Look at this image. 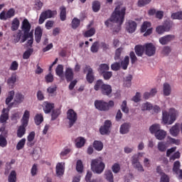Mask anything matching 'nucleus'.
<instances>
[{
    "mask_svg": "<svg viewBox=\"0 0 182 182\" xmlns=\"http://www.w3.org/2000/svg\"><path fill=\"white\" fill-rule=\"evenodd\" d=\"M125 15L126 7L122 8L120 5H117L109 18L105 21V26L107 28H113V23H119L121 26V25H123V22H124Z\"/></svg>",
    "mask_w": 182,
    "mask_h": 182,
    "instance_id": "nucleus-1",
    "label": "nucleus"
},
{
    "mask_svg": "<svg viewBox=\"0 0 182 182\" xmlns=\"http://www.w3.org/2000/svg\"><path fill=\"white\" fill-rule=\"evenodd\" d=\"M94 90L96 92H99L100 90L102 96H107V97H112V93L113 90L112 88V85L109 84H105L103 82V80L100 79L97 80L94 85Z\"/></svg>",
    "mask_w": 182,
    "mask_h": 182,
    "instance_id": "nucleus-2",
    "label": "nucleus"
},
{
    "mask_svg": "<svg viewBox=\"0 0 182 182\" xmlns=\"http://www.w3.org/2000/svg\"><path fill=\"white\" fill-rule=\"evenodd\" d=\"M29 117H31V112L26 109L25 110L22 119H21V125L17 130V137L19 139H22V137H23L26 133V127H28V124H29Z\"/></svg>",
    "mask_w": 182,
    "mask_h": 182,
    "instance_id": "nucleus-3",
    "label": "nucleus"
},
{
    "mask_svg": "<svg viewBox=\"0 0 182 182\" xmlns=\"http://www.w3.org/2000/svg\"><path fill=\"white\" fill-rule=\"evenodd\" d=\"M95 107L100 112H109L114 107V101L109 100V102L103 100H96L94 102Z\"/></svg>",
    "mask_w": 182,
    "mask_h": 182,
    "instance_id": "nucleus-4",
    "label": "nucleus"
},
{
    "mask_svg": "<svg viewBox=\"0 0 182 182\" xmlns=\"http://www.w3.org/2000/svg\"><path fill=\"white\" fill-rule=\"evenodd\" d=\"M106 168V165L105 162L100 158H97L91 161V169L93 173L96 174H102Z\"/></svg>",
    "mask_w": 182,
    "mask_h": 182,
    "instance_id": "nucleus-5",
    "label": "nucleus"
},
{
    "mask_svg": "<svg viewBox=\"0 0 182 182\" xmlns=\"http://www.w3.org/2000/svg\"><path fill=\"white\" fill-rule=\"evenodd\" d=\"M171 111L173 112L170 113L166 110L162 111V121L164 124H173L176 122V119L177 117L176 109L171 108L170 112Z\"/></svg>",
    "mask_w": 182,
    "mask_h": 182,
    "instance_id": "nucleus-6",
    "label": "nucleus"
},
{
    "mask_svg": "<svg viewBox=\"0 0 182 182\" xmlns=\"http://www.w3.org/2000/svg\"><path fill=\"white\" fill-rule=\"evenodd\" d=\"M58 14V11H52L50 9H48L46 11H44L41 12L39 19H38V23L39 25H42L46 19H49L50 18H53L55 15Z\"/></svg>",
    "mask_w": 182,
    "mask_h": 182,
    "instance_id": "nucleus-7",
    "label": "nucleus"
},
{
    "mask_svg": "<svg viewBox=\"0 0 182 182\" xmlns=\"http://www.w3.org/2000/svg\"><path fill=\"white\" fill-rule=\"evenodd\" d=\"M67 119L69 120V127H73V124L77 122V113L73 109H68L67 111Z\"/></svg>",
    "mask_w": 182,
    "mask_h": 182,
    "instance_id": "nucleus-8",
    "label": "nucleus"
},
{
    "mask_svg": "<svg viewBox=\"0 0 182 182\" xmlns=\"http://www.w3.org/2000/svg\"><path fill=\"white\" fill-rule=\"evenodd\" d=\"M112 127V121L107 119L104 122V125L100 127V133L102 136H107L110 134V129Z\"/></svg>",
    "mask_w": 182,
    "mask_h": 182,
    "instance_id": "nucleus-9",
    "label": "nucleus"
},
{
    "mask_svg": "<svg viewBox=\"0 0 182 182\" xmlns=\"http://www.w3.org/2000/svg\"><path fill=\"white\" fill-rule=\"evenodd\" d=\"M15 16V9L11 8L7 12L3 11L0 13V19L1 21H7V19H11Z\"/></svg>",
    "mask_w": 182,
    "mask_h": 182,
    "instance_id": "nucleus-10",
    "label": "nucleus"
},
{
    "mask_svg": "<svg viewBox=\"0 0 182 182\" xmlns=\"http://www.w3.org/2000/svg\"><path fill=\"white\" fill-rule=\"evenodd\" d=\"M144 50H145V55L146 56H154V55H156V46H154V44L153 43H146L144 44Z\"/></svg>",
    "mask_w": 182,
    "mask_h": 182,
    "instance_id": "nucleus-11",
    "label": "nucleus"
},
{
    "mask_svg": "<svg viewBox=\"0 0 182 182\" xmlns=\"http://www.w3.org/2000/svg\"><path fill=\"white\" fill-rule=\"evenodd\" d=\"M14 96H15V91L11 90L9 92L8 96L6 97L5 100V103L6 106H8L6 109H11L12 107H16L15 100H14ZM12 100H14V102H12Z\"/></svg>",
    "mask_w": 182,
    "mask_h": 182,
    "instance_id": "nucleus-12",
    "label": "nucleus"
},
{
    "mask_svg": "<svg viewBox=\"0 0 182 182\" xmlns=\"http://www.w3.org/2000/svg\"><path fill=\"white\" fill-rule=\"evenodd\" d=\"M125 29L128 33H134L137 29V23L132 20H128L125 23Z\"/></svg>",
    "mask_w": 182,
    "mask_h": 182,
    "instance_id": "nucleus-13",
    "label": "nucleus"
},
{
    "mask_svg": "<svg viewBox=\"0 0 182 182\" xmlns=\"http://www.w3.org/2000/svg\"><path fill=\"white\" fill-rule=\"evenodd\" d=\"M180 167H181L180 161H176L173 163L172 171L178 176V180H182V169H181Z\"/></svg>",
    "mask_w": 182,
    "mask_h": 182,
    "instance_id": "nucleus-14",
    "label": "nucleus"
},
{
    "mask_svg": "<svg viewBox=\"0 0 182 182\" xmlns=\"http://www.w3.org/2000/svg\"><path fill=\"white\" fill-rule=\"evenodd\" d=\"M85 70H87L86 75V80L88 83H93L95 82V73H93V69L90 68V65H85Z\"/></svg>",
    "mask_w": 182,
    "mask_h": 182,
    "instance_id": "nucleus-15",
    "label": "nucleus"
},
{
    "mask_svg": "<svg viewBox=\"0 0 182 182\" xmlns=\"http://www.w3.org/2000/svg\"><path fill=\"white\" fill-rule=\"evenodd\" d=\"M55 109V104L45 101L43 103V110L46 114H49Z\"/></svg>",
    "mask_w": 182,
    "mask_h": 182,
    "instance_id": "nucleus-16",
    "label": "nucleus"
},
{
    "mask_svg": "<svg viewBox=\"0 0 182 182\" xmlns=\"http://www.w3.org/2000/svg\"><path fill=\"white\" fill-rule=\"evenodd\" d=\"M175 38H176V36L168 34L163 37H161L159 38V43H161V45H167L170 43L171 41H174Z\"/></svg>",
    "mask_w": 182,
    "mask_h": 182,
    "instance_id": "nucleus-17",
    "label": "nucleus"
},
{
    "mask_svg": "<svg viewBox=\"0 0 182 182\" xmlns=\"http://www.w3.org/2000/svg\"><path fill=\"white\" fill-rule=\"evenodd\" d=\"M42 35H43V30L41 26H37L35 29L34 36L36 43H41L42 39Z\"/></svg>",
    "mask_w": 182,
    "mask_h": 182,
    "instance_id": "nucleus-18",
    "label": "nucleus"
},
{
    "mask_svg": "<svg viewBox=\"0 0 182 182\" xmlns=\"http://www.w3.org/2000/svg\"><path fill=\"white\" fill-rule=\"evenodd\" d=\"M9 109L3 108L1 111V114L0 116V122L1 123H6V120L9 119Z\"/></svg>",
    "mask_w": 182,
    "mask_h": 182,
    "instance_id": "nucleus-19",
    "label": "nucleus"
},
{
    "mask_svg": "<svg viewBox=\"0 0 182 182\" xmlns=\"http://www.w3.org/2000/svg\"><path fill=\"white\" fill-rule=\"evenodd\" d=\"M55 171L58 177H62L65 174V164L59 162L55 167Z\"/></svg>",
    "mask_w": 182,
    "mask_h": 182,
    "instance_id": "nucleus-20",
    "label": "nucleus"
},
{
    "mask_svg": "<svg viewBox=\"0 0 182 182\" xmlns=\"http://www.w3.org/2000/svg\"><path fill=\"white\" fill-rule=\"evenodd\" d=\"M170 134L173 137H177L180 133V124L176 123L173 126L169 129Z\"/></svg>",
    "mask_w": 182,
    "mask_h": 182,
    "instance_id": "nucleus-21",
    "label": "nucleus"
},
{
    "mask_svg": "<svg viewBox=\"0 0 182 182\" xmlns=\"http://www.w3.org/2000/svg\"><path fill=\"white\" fill-rule=\"evenodd\" d=\"M31 28L32 26L28 18H24L21 23V29L23 32H31Z\"/></svg>",
    "mask_w": 182,
    "mask_h": 182,
    "instance_id": "nucleus-22",
    "label": "nucleus"
},
{
    "mask_svg": "<svg viewBox=\"0 0 182 182\" xmlns=\"http://www.w3.org/2000/svg\"><path fill=\"white\" fill-rule=\"evenodd\" d=\"M6 134H8V132H3L0 134V147H2V149L8 146V141L6 140Z\"/></svg>",
    "mask_w": 182,
    "mask_h": 182,
    "instance_id": "nucleus-23",
    "label": "nucleus"
},
{
    "mask_svg": "<svg viewBox=\"0 0 182 182\" xmlns=\"http://www.w3.org/2000/svg\"><path fill=\"white\" fill-rule=\"evenodd\" d=\"M134 50H135V53L136 55V56L141 58V56H143V55H144V45H136L134 47Z\"/></svg>",
    "mask_w": 182,
    "mask_h": 182,
    "instance_id": "nucleus-24",
    "label": "nucleus"
},
{
    "mask_svg": "<svg viewBox=\"0 0 182 182\" xmlns=\"http://www.w3.org/2000/svg\"><path fill=\"white\" fill-rule=\"evenodd\" d=\"M25 100V95H23L21 92H17L16 93L15 97H14V102H15V106H18V105H21L22 102Z\"/></svg>",
    "mask_w": 182,
    "mask_h": 182,
    "instance_id": "nucleus-25",
    "label": "nucleus"
},
{
    "mask_svg": "<svg viewBox=\"0 0 182 182\" xmlns=\"http://www.w3.org/2000/svg\"><path fill=\"white\" fill-rule=\"evenodd\" d=\"M65 76L67 82H72L73 80V70L70 68H67L65 72Z\"/></svg>",
    "mask_w": 182,
    "mask_h": 182,
    "instance_id": "nucleus-26",
    "label": "nucleus"
},
{
    "mask_svg": "<svg viewBox=\"0 0 182 182\" xmlns=\"http://www.w3.org/2000/svg\"><path fill=\"white\" fill-rule=\"evenodd\" d=\"M86 144V139L83 136H78L75 139V147L82 149Z\"/></svg>",
    "mask_w": 182,
    "mask_h": 182,
    "instance_id": "nucleus-27",
    "label": "nucleus"
},
{
    "mask_svg": "<svg viewBox=\"0 0 182 182\" xmlns=\"http://www.w3.org/2000/svg\"><path fill=\"white\" fill-rule=\"evenodd\" d=\"M130 132V124L124 123L120 126L119 133L120 134H127Z\"/></svg>",
    "mask_w": 182,
    "mask_h": 182,
    "instance_id": "nucleus-28",
    "label": "nucleus"
},
{
    "mask_svg": "<svg viewBox=\"0 0 182 182\" xmlns=\"http://www.w3.org/2000/svg\"><path fill=\"white\" fill-rule=\"evenodd\" d=\"M109 69L110 67L109 66V64L102 63L98 66L97 72L99 75H102V73L107 72Z\"/></svg>",
    "mask_w": 182,
    "mask_h": 182,
    "instance_id": "nucleus-29",
    "label": "nucleus"
},
{
    "mask_svg": "<svg viewBox=\"0 0 182 182\" xmlns=\"http://www.w3.org/2000/svg\"><path fill=\"white\" fill-rule=\"evenodd\" d=\"M173 25H174V23H173L171 20L168 19L164 21L162 26H164V28H165V31L166 32H170L171 31V28H173Z\"/></svg>",
    "mask_w": 182,
    "mask_h": 182,
    "instance_id": "nucleus-30",
    "label": "nucleus"
},
{
    "mask_svg": "<svg viewBox=\"0 0 182 182\" xmlns=\"http://www.w3.org/2000/svg\"><path fill=\"white\" fill-rule=\"evenodd\" d=\"M70 151H72L70 148H68V146L64 147L60 153V159H62V160H66V159H68V154H69Z\"/></svg>",
    "mask_w": 182,
    "mask_h": 182,
    "instance_id": "nucleus-31",
    "label": "nucleus"
},
{
    "mask_svg": "<svg viewBox=\"0 0 182 182\" xmlns=\"http://www.w3.org/2000/svg\"><path fill=\"white\" fill-rule=\"evenodd\" d=\"M129 63H130V58L129 55H126L123 60L121 61L120 65L123 70H127L129 68Z\"/></svg>",
    "mask_w": 182,
    "mask_h": 182,
    "instance_id": "nucleus-32",
    "label": "nucleus"
},
{
    "mask_svg": "<svg viewBox=\"0 0 182 182\" xmlns=\"http://www.w3.org/2000/svg\"><path fill=\"white\" fill-rule=\"evenodd\" d=\"M105 178L108 182H114V176H113V172L111 170H107L105 172Z\"/></svg>",
    "mask_w": 182,
    "mask_h": 182,
    "instance_id": "nucleus-33",
    "label": "nucleus"
},
{
    "mask_svg": "<svg viewBox=\"0 0 182 182\" xmlns=\"http://www.w3.org/2000/svg\"><path fill=\"white\" fill-rule=\"evenodd\" d=\"M161 129L160 124H154L149 127V132L151 134H156Z\"/></svg>",
    "mask_w": 182,
    "mask_h": 182,
    "instance_id": "nucleus-34",
    "label": "nucleus"
},
{
    "mask_svg": "<svg viewBox=\"0 0 182 182\" xmlns=\"http://www.w3.org/2000/svg\"><path fill=\"white\" fill-rule=\"evenodd\" d=\"M154 136L157 140H164L166 136H167V132L164 131V129H161V130L159 132H156Z\"/></svg>",
    "mask_w": 182,
    "mask_h": 182,
    "instance_id": "nucleus-35",
    "label": "nucleus"
},
{
    "mask_svg": "<svg viewBox=\"0 0 182 182\" xmlns=\"http://www.w3.org/2000/svg\"><path fill=\"white\" fill-rule=\"evenodd\" d=\"M93 148L97 151H102L103 150V142L101 141L95 140L92 144Z\"/></svg>",
    "mask_w": 182,
    "mask_h": 182,
    "instance_id": "nucleus-36",
    "label": "nucleus"
},
{
    "mask_svg": "<svg viewBox=\"0 0 182 182\" xmlns=\"http://www.w3.org/2000/svg\"><path fill=\"white\" fill-rule=\"evenodd\" d=\"M163 92L164 96H170V95H171V87L169 85L168 83L165 82L164 84Z\"/></svg>",
    "mask_w": 182,
    "mask_h": 182,
    "instance_id": "nucleus-37",
    "label": "nucleus"
},
{
    "mask_svg": "<svg viewBox=\"0 0 182 182\" xmlns=\"http://www.w3.org/2000/svg\"><path fill=\"white\" fill-rule=\"evenodd\" d=\"M19 19H18V18H14L11 23V31L13 32H15V31H18V29H19Z\"/></svg>",
    "mask_w": 182,
    "mask_h": 182,
    "instance_id": "nucleus-38",
    "label": "nucleus"
},
{
    "mask_svg": "<svg viewBox=\"0 0 182 182\" xmlns=\"http://www.w3.org/2000/svg\"><path fill=\"white\" fill-rule=\"evenodd\" d=\"M153 109V105L149 102L143 103L141 106V110L142 112L150 111Z\"/></svg>",
    "mask_w": 182,
    "mask_h": 182,
    "instance_id": "nucleus-39",
    "label": "nucleus"
},
{
    "mask_svg": "<svg viewBox=\"0 0 182 182\" xmlns=\"http://www.w3.org/2000/svg\"><path fill=\"white\" fill-rule=\"evenodd\" d=\"M60 19L63 22L66 21V7L65 6L60 7Z\"/></svg>",
    "mask_w": 182,
    "mask_h": 182,
    "instance_id": "nucleus-40",
    "label": "nucleus"
},
{
    "mask_svg": "<svg viewBox=\"0 0 182 182\" xmlns=\"http://www.w3.org/2000/svg\"><path fill=\"white\" fill-rule=\"evenodd\" d=\"M34 122L36 126H39L43 122V115L42 114H36L34 117Z\"/></svg>",
    "mask_w": 182,
    "mask_h": 182,
    "instance_id": "nucleus-41",
    "label": "nucleus"
},
{
    "mask_svg": "<svg viewBox=\"0 0 182 182\" xmlns=\"http://www.w3.org/2000/svg\"><path fill=\"white\" fill-rule=\"evenodd\" d=\"M15 83H16V74L14 73L8 78L7 85H9V86H14Z\"/></svg>",
    "mask_w": 182,
    "mask_h": 182,
    "instance_id": "nucleus-42",
    "label": "nucleus"
},
{
    "mask_svg": "<svg viewBox=\"0 0 182 182\" xmlns=\"http://www.w3.org/2000/svg\"><path fill=\"white\" fill-rule=\"evenodd\" d=\"M80 26V20L77 18H74L71 22V27L73 29H77Z\"/></svg>",
    "mask_w": 182,
    "mask_h": 182,
    "instance_id": "nucleus-43",
    "label": "nucleus"
},
{
    "mask_svg": "<svg viewBox=\"0 0 182 182\" xmlns=\"http://www.w3.org/2000/svg\"><path fill=\"white\" fill-rule=\"evenodd\" d=\"M60 115V109H55L52 110L51 113V121L56 120Z\"/></svg>",
    "mask_w": 182,
    "mask_h": 182,
    "instance_id": "nucleus-44",
    "label": "nucleus"
},
{
    "mask_svg": "<svg viewBox=\"0 0 182 182\" xmlns=\"http://www.w3.org/2000/svg\"><path fill=\"white\" fill-rule=\"evenodd\" d=\"M95 33H96V29H95V28H91L84 33V36L85 38H92Z\"/></svg>",
    "mask_w": 182,
    "mask_h": 182,
    "instance_id": "nucleus-45",
    "label": "nucleus"
},
{
    "mask_svg": "<svg viewBox=\"0 0 182 182\" xmlns=\"http://www.w3.org/2000/svg\"><path fill=\"white\" fill-rule=\"evenodd\" d=\"M26 143V139H21L16 144V150H22L23 147H25V144Z\"/></svg>",
    "mask_w": 182,
    "mask_h": 182,
    "instance_id": "nucleus-46",
    "label": "nucleus"
},
{
    "mask_svg": "<svg viewBox=\"0 0 182 182\" xmlns=\"http://www.w3.org/2000/svg\"><path fill=\"white\" fill-rule=\"evenodd\" d=\"M100 76H102L104 80H110V79H112V76H113V72L109 70L105 71V73L101 74Z\"/></svg>",
    "mask_w": 182,
    "mask_h": 182,
    "instance_id": "nucleus-47",
    "label": "nucleus"
},
{
    "mask_svg": "<svg viewBox=\"0 0 182 182\" xmlns=\"http://www.w3.org/2000/svg\"><path fill=\"white\" fill-rule=\"evenodd\" d=\"M92 9L93 12H99L100 11V1H94L92 2Z\"/></svg>",
    "mask_w": 182,
    "mask_h": 182,
    "instance_id": "nucleus-48",
    "label": "nucleus"
},
{
    "mask_svg": "<svg viewBox=\"0 0 182 182\" xmlns=\"http://www.w3.org/2000/svg\"><path fill=\"white\" fill-rule=\"evenodd\" d=\"M121 109L125 114H129V109L127 107V101L124 100L121 105Z\"/></svg>",
    "mask_w": 182,
    "mask_h": 182,
    "instance_id": "nucleus-49",
    "label": "nucleus"
},
{
    "mask_svg": "<svg viewBox=\"0 0 182 182\" xmlns=\"http://www.w3.org/2000/svg\"><path fill=\"white\" fill-rule=\"evenodd\" d=\"M55 73L59 77H63V65H58L55 69Z\"/></svg>",
    "mask_w": 182,
    "mask_h": 182,
    "instance_id": "nucleus-50",
    "label": "nucleus"
},
{
    "mask_svg": "<svg viewBox=\"0 0 182 182\" xmlns=\"http://www.w3.org/2000/svg\"><path fill=\"white\" fill-rule=\"evenodd\" d=\"M76 171L77 173H83V162H82V160L80 159L77 161Z\"/></svg>",
    "mask_w": 182,
    "mask_h": 182,
    "instance_id": "nucleus-51",
    "label": "nucleus"
},
{
    "mask_svg": "<svg viewBox=\"0 0 182 182\" xmlns=\"http://www.w3.org/2000/svg\"><path fill=\"white\" fill-rule=\"evenodd\" d=\"M9 182H16V171H11L8 177Z\"/></svg>",
    "mask_w": 182,
    "mask_h": 182,
    "instance_id": "nucleus-52",
    "label": "nucleus"
},
{
    "mask_svg": "<svg viewBox=\"0 0 182 182\" xmlns=\"http://www.w3.org/2000/svg\"><path fill=\"white\" fill-rule=\"evenodd\" d=\"M90 50L92 53H97L99 52V41H95L92 43Z\"/></svg>",
    "mask_w": 182,
    "mask_h": 182,
    "instance_id": "nucleus-53",
    "label": "nucleus"
},
{
    "mask_svg": "<svg viewBox=\"0 0 182 182\" xmlns=\"http://www.w3.org/2000/svg\"><path fill=\"white\" fill-rule=\"evenodd\" d=\"M180 157H181V154L180 151H177L169 157V161H174L175 160L180 159Z\"/></svg>",
    "mask_w": 182,
    "mask_h": 182,
    "instance_id": "nucleus-54",
    "label": "nucleus"
},
{
    "mask_svg": "<svg viewBox=\"0 0 182 182\" xmlns=\"http://www.w3.org/2000/svg\"><path fill=\"white\" fill-rule=\"evenodd\" d=\"M151 26V23L149 21H144L141 26V33H144L147 30V28H150Z\"/></svg>",
    "mask_w": 182,
    "mask_h": 182,
    "instance_id": "nucleus-55",
    "label": "nucleus"
},
{
    "mask_svg": "<svg viewBox=\"0 0 182 182\" xmlns=\"http://www.w3.org/2000/svg\"><path fill=\"white\" fill-rule=\"evenodd\" d=\"M150 2H151V0H138L137 6H139V8H143V6L149 5Z\"/></svg>",
    "mask_w": 182,
    "mask_h": 182,
    "instance_id": "nucleus-56",
    "label": "nucleus"
},
{
    "mask_svg": "<svg viewBox=\"0 0 182 182\" xmlns=\"http://www.w3.org/2000/svg\"><path fill=\"white\" fill-rule=\"evenodd\" d=\"M132 101L134 103H139L141 101V94L139 92H136L135 95L132 98Z\"/></svg>",
    "mask_w": 182,
    "mask_h": 182,
    "instance_id": "nucleus-57",
    "label": "nucleus"
},
{
    "mask_svg": "<svg viewBox=\"0 0 182 182\" xmlns=\"http://www.w3.org/2000/svg\"><path fill=\"white\" fill-rule=\"evenodd\" d=\"M32 53H33V48H29L28 50H26L23 54V59H29Z\"/></svg>",
    "mask_w": 182,
    "mask_h": 182,
    "instance_id": "nucleus-58",
    "label": "nucleus"
},
{
    "mask_svg": "<svg viewBox=\"0 0 182 182\" xmlns=\"http://www.w3.org/2000/svg\"><path fill=\"white\" fill-rule=\"evenodd\" d=\"M132 79H133V76L132 75H129V76L126 77L124 82L126 87H130V86H132Z\"/></svg>",
    "mask_w": 182,
    "mask_h": 182,
    "instance_id": "nucleus-59",
    "label": "nucleus"
},
{
    "mask_svg": "<svg viewBox=\"0 0 182 182\" xmlns=\"http://www.w3.org/2000/svg\"><path fill=\"white\" fill-rule=\"evenodd\" d=\"M171 19H178V21L182 20V11H178L173 13L171 16Z\"/></svg>",
    "mask_w": 182,
    "mask_h": 182,
    "instance_id": "nucleus-60",
    "label": "nucleus"
},
{
    "mask_svg": "<svg viewBox=\"0 0 182 182\" xmlns=\"http://www.w3.org/2000/svg\"><path fill=\"white\" fill-rule=\"evenodd\" d=\"M112 170L114 174H117V173H119L121 170L120 164L119 163L114 164L112 166Z\"/></svg>",
    "mask_w": 182,
    "mask_h": 182,
    "instance_id": "nucleus-61",
    "label": "nucleus"
},
{
    "mask_svg": "<svg viewBox=\"0 0 182 182\" xmlns=\"http://www.w3.org/2000/svg\"><path fill=\"white\" fill-rule=\"evenodd\" d=\"M129 58L131 59L132 65H134L137 62V56H136V53L134 51H130Z\"/></svg>",
    "mask_w": 182,
    "mask_h": 182,
    "instance_id": "nucleus-62",
    "label": "nucleus"
},
{
    "mask_svg": "<svg viewBox=\"0 0 182 182\" xmlns=\"http://www.w3.org/2000/svg\"><path fill=\"white\" fill-rule=\"evenodd\" d=\"M123 50V48L119 47L115 50L114 60H119L120 59V56H122V51Z\"/></svg>",
    "mask_w": 182,
    "mask_h": 182,
    "instance_id": "nucleus-63",
    "label": "nucleus"
},
{
    "mask_svg": "<svg viewBox=\"0 0 182 182\" xmlns=\"http://www.w3.org/2000/svg\"><path fill=\"white\" fill-rule=\"evenodd\" d=\"M120 68H121L120 63L115 62L111 65V69L114 72H117V70H120Z\"/></svg>",
    "mask_w": 182,
    "mask_h": 182,
    "instance_id": "nucleus-64",
    "label": "nucleus"
}]
</instances>
